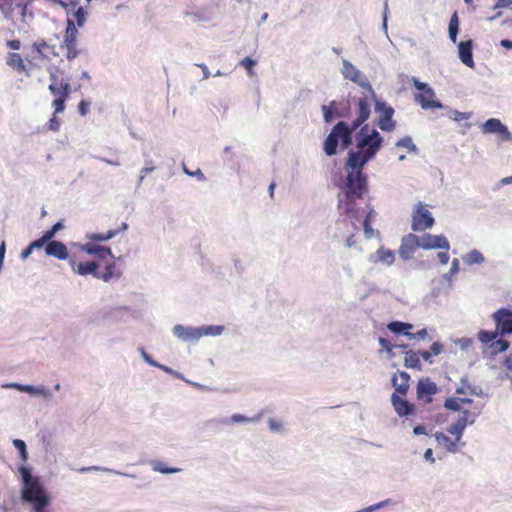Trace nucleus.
Returning <instances> with one entry per match:
<instances>
[{
    "instance_id": "12",
    "label": "nucleus",
    "mask_w": 512,
    "mask_h": 512,
    "mask_svg": "<svg viewBox=\"0 0 512 512\" xmlns=\"http://www.w3.org/2000/svg\"><path fill=\"white\" fill-rule=\"evenodd\" d=\"M418 248H421L420 237L410 233L402 238L399 254L403 259H410Z\"/></svg>"
},
{
    "instance_id": "21",
    "label": "nucleus",
    "mask_w": 512,
    "mask_h": 512,
    "mask_svg": "<svg viewBox=\"0 0 512 512\" xmlns=\"http://www.w3.org/2000/svg\"><path fill=\"white\" fill-rule=\"evenodd\" d=\"M437 392L436 384L429 378L420 379L417 384V397L431 402V396Z\"/></svg>"
},
{
    "instance_id": "57",
    "label": "nucleus",
    "mask_w": 512,
    "mask_h": 512,
    "mask_svg": "<svg viewBox=\"0 0 512 512\" xmlns=\"http://www.w3.org/2000/svg\"><path fill=\"white\" fill-rule=\"evenodd\" d=\"M504 366L508 370L512 371V354L505 359Z\"/></svg>"
},
{
    "instance_id": "17",
    "label": "nucleus",
    "mask_w": 512,
    "mask_h": 512,
    "mask_svg": "<svg viewBox=\"0 0 512 512\" xmlns=\"http://www.w3.org/2000/svg\"><path fill=\"white\" fill-rule=\"evenodd\" d=\"M482 132L485 134H498L502 140H510L511 133L508 128L497 118H490L482 125Z\"/></svg>"
},
{
    "instance_id": "18",
    "label": "nucleus",
    "mask_w": 512,
    "mask_h": 512,
    "mask_svg": "<svg viewBox=\"0 0 512 512\" xmlns=\"http://www.w3.org/2000/svg\"><path fill=\"white\" fill-rule=\"evenodd\" d=\"M27 5L24 2H15V0H0V11L7 19H13L17 11L21 16H25Z\"/></svg>"
},
{
    "instance_id": "23",
    "label": "nucleus",
    "mask_w": 512,
    "mask_h": 512,
    "mask_svg": "<svg viewBox=\"0 0 512 512\" xmlns=\"http://www.w3.org/2000/svg\"><path fill=\"white\" fill-rule=\"evenodd\" d=\"M459 58L468 67H474V60L472 55V41H462L458 46Z\"/></svg>"
},
{
    "instance_id": "27",
    "label": "nucleus",
    "mask_w": 512,
    "mask_h": 512,
    "mask_svg": "<svg viewBox=\"0 0 512 512\" xmlns=\"http://www.w3.org/2000/svg\"><path fill=\"white\" fill-rule=\"evenodd\" d=\"M387 328L395 334H403L408 337L410 330L413 328V325L410 323L393 321L387 325Z\"/></svg>"
},
{
    "instance_id": "19",
    "label": "nucleus",
    "mask_w": 512,
    "mask_h": 512,
    "mask_svg": "<svg viewBox=\"0 0 512 512\" xmlns=\"http://www.w3.org/2000/svg\"><path fill=\"white\" fill-rule=\"evenodd\" d=\"M410 375L405 371H398L393 374L391 382L397 395L406 396L409 390Z\"/></svg>"
},
{
    "instance_id": "55",
    "label": "nucleus",
    "mask_w": 512,
    "mask_h": 512,
    "mask_svg": "<svg viewBox=\"0 0 512 512\" xmlns=\"http://www.w3.org/2000/svg\"><path fill=\"white\" fill-rule=\"evenodd\" d=\"M5 251H6V245H5V242L3 241L0 245V267L2 266V263H3Z\"/></svg>"
},
{
    "instance_id": "59",
    "label": "nucleus",
    "mask_w": 512,
    "mask_h": 512,
    "mask_svg": "<svg viewBox=\"0 0 512 512\" xmlns=\"http://www.w3.org/2000/svg\"><path fill=\"white\" fill-rule=\"evenodd\" d=\"M458 268H459V261H458V259L455 258L452 261L451 273H456L458 271Z\"/></svg>"
},
{
    "instance_id": "5",
    "label": "nucleus",
    "mask_w": 512,
    "mask_h": 512,
    "mask_svg": "<svg viewBox=\"0 0 512 512\" xmlns=\"http://www.w3.org/2000/svg\"><path fill=\"white\" fill-rule=\"evenodd\" d=\"M20 473L23 479L22 499L33 505L34 512L44 511L49 503V497L43 490L39 480L33 477L30 471L25 468H20Z\"/></svg>"
},
{
    "instance_id": "7",
    "label": "nucleus",
    "mask_w": 512,
    "mask_h": 512,
    "mask_svg": "<svg viewBox=\"0 0 512 512\" xmlns=\"http://www.w3.org/2000/svg\"><path fill=\"white\" fill-rule=\"evenodd\" d=\"M78 35L79 32L73 19L68 18L63 40L59 49L64 52L66 59L69 61L74 60L81 53V50L78 48Z\"/></svg>"
},
{
    "instance_id": "50",
    "label": "nucleus",
    "mask_w": 512,
    "mask_h": 512,
    "mask_svg": "<svg viewBox=\"0 0 512 512\" xmlns=\"http://www.w3.org/2000/svg\"><path fill=\"white\" fill-rule=\"evenodd\" d=\"M231 420L233 422H236V423H241V422H247L249 421V419L247 417H245L244 415H241V414H234L232 417H231Z\"/></svg>"
},
{
    "instance_id": "53",
    "label": "nucleus",
    "mask_w": 512,
    "mask_h": 512,
    "mask_svg": "<svg viewBox=\"0 0 512 512\" xmlns=\"http://www.w3.org/2000/svg\"><path fill=\"white\" fill-rule=\"evenodd\" d=\"M424 458L428 461H430L431 463H434L435 462V459L433 457V452H432V449H427L424 453Z\"/></svg>"
},
{
    "instance_id": "36",
    "label": "nucleus",
    "mask_w": 512,
    "mask_h": 512,
    "mask_svg": "<svg viewBox=\"0 0 512 512\" xmlns=\"http://www.w3.org/2000/svg\"><path fill=\"white\" fill-rule=\"evenodd\" d=\"M13 444H14L15 448L20 452L22 460L26 461L28 455H27V451H26L25 442L21 439H15L13 441Z\"/></svg>"
},
{
    "instance_id": "28",
    "label": "nucleus",
    "mask_w": 512,
    "mask_h": 512,
    "mask_svg": "<svg viewBox=\"0 0 512 512\" xmlns=\"http://www.w3.org/2000/svg\"><path fill=\"white\" fill-rule=\"evenodd\" d=\"M67 14L71 15L74 18L73 21L77 28L83 27L87 17V11L83 7L78 5L75 8L70 7V13Z\"/></svg>"
},
{
    "instance_id": "58",
    "label": "nucleus",
    "mask_w": 512,
    "mask_h": 512,
    "mask_svg": "<svg viewBox=\"0 0 512 512\" xmlns=\"http://www.w3.org/2000/svg\"><path fill=\"white\" fill-rule=\"evenodd\" d=\"M500 45L507 49H512V41L508 39H503L500 42Z\"/></svg>"
},
{
    "instance_id": "63",
    "label": "nucleus",
    "mask_w": 512,
    "mask_h": 512,
    "mask_svg": "<svg viewBox=\"0 0 512 512\" xmlns=\"http://www.w3.org/2000/svg\"><path fill=\"white\" fill-rule=\"evenodd\" d=\"M274 188H275V183L272 182L270 185H269V192H270V196L273 197V194H274Z\"/></svg>"
},
{
    "instance_id": "61",
    "label": "nucleus",
    "mask_w": 512,
    "mask_h": 512,
    "mask_svg": "<svg viewBox=\"0 0 512 512\" xmlns=\"http://www.w3.org/2000/svg\"><path fill=\"white\" fill-rule=\"evenodd\" d=\"M269 425H270V428H271L272 430H279V429H280V427H281V425H280V424L276 423V422H275L274 420H272V419L269 421Z\"/></svg>"
},
{
    "instance_id": "3",
    "label": "nucleus",
    "mask_w": 512,
    "mask_h": 512,
    "mask_svg": "<svg viewBox=\"0 0 512 512\" xmlns=\"http://www.w3.org/2000/svg\"><path fill=\"white\" fill-rule=\"evenodd\" d=\"M496 329L494 331L480 330L478 332V340L493 355L505 352L510 344L507 340L499 338L506 334L512 333V310L501 308L492 314Z\"/></svg>"
},
{
    "instance_id": "44",
    "label": "nucleus",
    "mask_w": 512,
    "mask_h": 512,
    "mask_svg": "<svg viewBox=\"0 0 512 512\" xmlns=\"http://www.w3.org/2000/svg\"><path fill=\"white\" fill-rule=\"evenodd\" d=\"M379 344L381 345L382 349L387 351V352H391L392 349H393L392 343L389 340L385 339V338L380 337L379 338Z\"/></svg>"
},
{
    "instance_id": "29",
    "label": "nucleus",
    "mask_w": 512,
    "mask_h": 512,
    "mask_svg": "<svg viewBox=\"0 0 512 512\" xmlns=\"http://www.w3.org/2000/svg\"><path fill=\"white\" fill-rule=\"evenodd\" d=\"M458 27H459L458 17H457V14L454 13L449 22V37H450L451 41L454 43L457 40Z\"/></svg>"
},
{
    "instance_id": "48",
    "label": "nucleus",
    "mask_w": 512,
    "mask_h": 512,
    "mask_svg": "<svg viewBox=\"0 0 512 512\" xmlns=\"http://www.w3.org/2000/svg\"><path fill=\"white\" fill-rule=\"evenodd\" d=\"M512 4V0H498L493 9L506 8Z\"/></svg>"
},
{
    "instance_id": "13",
    "label": "nucleus",
    "mask_w": 512,
    "mask_h": 512,
    "mask_svg": "<svg viewBox=\"0 0 512 512\" xmlns=\"http://www.w3.org/2000/svg\"><path fill=\"white\" fill-rule=\"evenodd\" d=\"M211 328H191L184 327L182 325H175L173 327V333L176 337L184 340H198L204 335H208Z\"/></svg>"
},
{
    "instance_id": "10",
    "label": "nucleus",
    "mask_w": 512,
    "mask_h": 512,
    "mask_svg": "<svg viewBox=\"0 0 512 512\" xmlns=\"http://www.w3.org/2000/svg\"><path fill=\"white\" fill-rule=\"evenodd\" d=\"M414 86L420 91L415 96V100L423 109L440 108L441 104L434 100V91L427 84L413 79Z\"/></svg>"
},
{
    "instance_id": "47",
    "label": "nucleus",
    "mask_w": 512,
    "mask_h": 512,
    "mask_svg": "<svg viewBox=\"0 0 512 512\" xmlns=\"http://www.w3.org/2000/svg\"><path fill=\"white\" fill-rule=\"evenodd\" d=\"M184 171L191 176H196L199 180L204 181L206 179L205 175L200 169H197L195 172H189L186 168H184Z\"/></svg>"
},
{
    "instance_id": "51",
    "label": "nucleus",
    "mask_w": 512,
    "mask_h": 512,
    "mask_svg": "<svg viewBox=\"0 0 512 512\" xmlns=\"http://www.w3.org/2000/svg\"><path fill=\"white\" fill-rule=\"evenodd\" d=\"M208 328H212L209 331V334L208 335H219L221 334L222 330H223V327L221 326H209Z\"/></svg>"
},
{
    "instance_id": "26",
    "label": "nucleus",
    "mask_w": 512,
    "mask_h": 512,
    "mask_svg": "<svg viewBox=\"0 0 512 512\" xmlns=\"http://www.w3.org/2000/svg\"><path fill=\"white\" fill-rule=\"evenodd\" d=\"M435 438L437 443L440 446H443L447 451L453 453L457 451V444L459 443V441H456V439L452 440L450 437H448L446 434L442 432H437L435 434Z\"/></svg>"
},
{
    "instance_id": "20",
    "label": "nucleus",
    "mask_w": 512,
    "mask_h": 512,
    "mask_svg": "<svg viewBox=\"0 0 512 512\" xmlns=\"http://www.w3.org/2000/svg\"><path fill=\"white\" fill-rule=\"evenodd\" d=\"M45 252L48 256L55 257L59 260H65L69 258L70 253L66 245L60 241L51 240L45 246Z\"/></svg>"
},
{
    "instance_id": "56",
    "label": "nucleus",
    "mask_w": 512,
    "mask_h": 512,
    "mask_svg": "<svg viewBox=\"0 0 512 512\" xmlns=\"http://www.w3.org/2000/svg\"><path fill=\"white\" fill-rule=\"evenodd\" d=\"M413 432L416 435L426 434V428L424 426L419 425L414 428Z\"/></svg>"
},
{
    "instance_id": "4",
    "label": "nucleus",
    "mask_w": 512,
    "mask_h": 512,
    "mask_svg": "<svg viewBox=\"0 0 512 512\" xmlns=\"http://www.w3.org/2000/svg\"><path fill=\"white\" fill-rule=\"evenodd\" d=\"M47 72L50 80L48 90L54 96L52 107L55 109V113H62L71 93L70 77L64 69L55 65H50Z\"/></svg>"
},
{
    "instance_id": "2",
    "label": "nucleus",
    "mask_w": 512,
    "mask_h": 512,
    "mask_svg": "<svg viewBox=\"0 0 512 512\" xmlns=\"http://www.w3.org/2000/svg\"><path fill=\"white\" fill-rule=\"evenodd\" d=\"M120 230H109L106 233H90L86 238L90 240L85 244H80L75 250L70 252L68 263L71 270L80 276L92 275L97 268L100 267L101 261L107 257L114 258V255L109 247L101 246L95 242L107 241L115 237Z\"/></svg>"
},
{
    "instance_id": "24",
    "label": "nucleus",
    "mask_w": 512,
    "mask_h": 512,
    "mask_svg": "<svg viewBox=\"0 0 512 512\" xmlns=\"http://www.w3.org/2000/svg\"><path fill=\"white\" fill-rule=\"evenodd\" d=\"M404 396L393 393L391 396L392 405L399 416H406L411 413L412 405L403 398Z\"/></svg>"
},
{
    "instance_id": "25",
    "label": "nucleus",
    "mask_w": 512,
    "mask_h": 512,
    "mask_svg": "<svg viewBox=\"0 0 512 512\" xmlns=\"http://www.w3.org/2000/svg\"><path fill=\"white\" fill-rule=\"evenodd\" d=\"M404 365L407 368L421 370L420 353L413 350L406 351L404 355Z\"/></svg>"
},
{
    "instance_id": "14",
    "label": "nucleus",
    "mask_w": 512,
    "mask_h": 512,
    "mask_svg": "<svg viewBox=\"0 0 512 512\" xmlns=\"http://www.w3.org/2000/svg\"><path fill=\"white\" fill-rule=\"evenodd\" d=\"M420 239L422 249H450V244L444 235H431L425 233L420 236Z\"/></svg>"
},
{
    "instance_id": "16",
    "label": "nucleus",
    "mask_w": 512,
    "mask_h": 512,
    "mask_svg": "<svg viewBox=\"0 0 512 512\" xmlns=\"http://www.w3.org/2000/svg\"><path fill=\"white\" fill-rule=\"evenodd\" d=\"M32 50L37 54L41 60L50 61L52 57H58L59 52L57 51L56 45L47 43L44 39L37 40L32 44Z\"/></svg>"
},
{
    "instance_id": "9",
    "label": "nucleus",
    "mask_w": 512,
    "mask_h": 512,
    "mask_svg": "<svg viewBox=\"0 0 512 512\" xmlns=\"http://www.w3.org/2000/svg\"><path fill=\"white\" fill-rule=\"evenodd\" d=\"M342 74L345 79H348L358 84L359 86L364 88L372 98H375V92L366 76L347 60L343 61Z\"/></svg>"
},
{
    "instance_id": "64",
    "label": "nucleus",
    "mask_w": 512,
    "mask_h": 512,
    "mask_svg": "<svg viewBox=\"0 0 512 512\" xmlns=\"http://www.w3.org/2000/svg\"><path fill=\"white\" fill-rule=\"evenodd\" d=\"M502 182H503V183H505V184H510V183H512V176L504 178V179L502 180Z\"/></svg>"
},
{
    "instance_id": "46",
    "label": "nucleus",
    "mask_w": 512,
    "mask_h": 512,
    "mask_svg": "<svg viewBox=\"0 0 512 512\" xmlns=\"http://www.w3.org/2000/svg\"><path fill=\"white\" fill-rule=\"evenodd\" d=\"M437 257H438L440 263L444 264V265H446L449 262V259H450L449 254H448V250H445L443 252H439L437 254Z\"/></svg>"
},
{
    "instance_id": "60",
    "label": "nucleus",
    "mask_w": 512,
    "mask_h": 512,
    "mask_svg": "<svg viewBox=\"0 0 512 512\" xmlns=\"http://www.w3.org/2000/svg\"><path fill=\"white\" fill-rule=\"evenodd\" d=\"M200 67H201V69H202V71H203V76H204V78H205V79L209 78V77H210V71H209V69L207 68V66H206V65H204V64H202V65H200Z\"/></svg>"
},
{
    "instance_id": "62",
    "label": "nucleus",
    "mask_w": 512,
    "mask_h": 512,
    "mask_svg": "<svg viewBox=\"0 0 512 512\" xmlns=\"http://www.w3.org/2000/svg\"><path fill=\"white\" fill-rule=\"evenodd\" d=\"M104 162H106L107 164L109 165H115V166H118L120 163L119 161H113V160H107V159H102Z\"/></svg>"
},
{
    "instance_id": "39",
    "label": "nucleus",
    "mask_w": 512,
    "mask_h": 512,
    "mask_svg": "<svg viewBox=\"0 0 512 512\" xmlns=\"http://www.w3.org/2000/svg\"><path fill=\"white\" fill-rule=\"evenodd\" d=\"M378 253H379V257H380V259L382 261L387 262L389 264L394 261V254H393V252H391L389 250L385 251V250L380 249L378 251Z\"/></svg>"
},
{
    "instance_id": "15",
    "label": "nucleus",
    "mask_w": 512,
    "mask_h": 512,
    "mask_svg": "<svg viewBox=\"0 0 512 512\" xmlns=\"http://www.w3.org/2000/svg\"><path fill=\"white\" fill-rule=\"evenodd\" d=\"M111 262H105L104 263V271H99V268H97L96 272L94 273V278L103 280L104 282H108L111 279H118L122 276L121 269L117 266L116 260H120L121 258H111Z\"/></svg>"
},
{
    "instance_id": "41",
    "label": "nucleus",
    "mask_w": 512,
    "mask_h": 512,
    "mask_svg": "<svg viewBox=\"0 0 512 512\" xmlns=\"http://www.w3.org/2000/svg\"><path fill=\"white\" fill-rule=\"evenodd\" d=\"M48 242V238L42 235L39 239L33 241L30 245L33 247V249H38L44 246L45 244L47 245Z\"/></svg>"
},
{
    "instance_id": "22",
    "label": "nucleus",
    "mask_w": 512,
    "mask_h": 512,
    "mask_svg": "<svg viewBox=\"0 0 512 512\" xmlns=\"http://www.w3.org/2000/svg\"><path fill=\"white\" fill-rule=\"evenodd\" d=\"M6 64L18 73L29 75L25 60L20 53L10 52L6 56Z\"/></svg>"
},
{
    "instance_id": "1",
    "label": "nucleus",
    "mask_w": 512,
    "mask_h": 512,
    "mask_svg": "<svg viewBox=\"0 0 512 512\" xmlns=\"http://www.w3.org/2000/svg\"><path fill=\"white\" fill-rule=\"evenodd\" d=\"M370 94L360 97L354 107L356 118L348 125L344 121L333 126L323 142V150L327 156L337 154V148L346 150L353 143V132L360 128L356 134V149L350 150L344 165L346 179L344 185L345 199L340 200L339 210L349 215L354 213V204L368 191L367 176L363 173L365 165L372 160L380 150L383 137L376 129L369 130L363 125L371 114Z\"/></svg>"
},
{
    "instance_id": "31",
    "label": "nucleus",
    "mask_w": 512,
    "mask_h": 512,
    "mask_svg": "<svg viewBox=\"0 0 512 512\" xmlns=\"http://www.w3.org/2000/svg\"><path fill=\"white\" fill-rule=\"evenodd\" d=\"M152 467H153L154 471L160 472L162 474H171V473H176V472L180 471V469H178V468L167 467L163 462H160V461L154 462L152 464Z\"/></svg>"
},
{
    "instance_id": "30",
    "label": "nucleus",
    "mask_w": 512,
    "mask_h": 512,
    "mask_svg": "<svg viewBox=\"0 0 512 512\" xmlns=\"http://www.w3.org/2000/svg\"><path fill=\"white\" fill-rule=\"evenodd\" d=\"M373 219H374V211H373V209H371L367 213V215L364 219V222H363L364 233L367 238L373 237V234H374V230L371 227V222L373 221Z\"/></svg>"
},
{
    "instance_id": "6",
    "label": "nucleus",
    "mask_w": 512,
    "mask_h": 512,
    "mask_svg": "<svg viewBox=\"0 0 512 512\" xmlns=\"http://www.w3.org/2000/svg\"><path fill=\"white\" fill-rule=\"evenodd\" d=\"M471 404V401L469 399L465 398H448L445 401L444 406L447 409L453 410V411H463V415L459 417V419L450 425L448 428V432L455 436L456 441L461 440L462 434L464 429L466 428L468 422H469V414L468 410L465 408V405Z\"/></svg>"
},
{
    "instance_id": "11",
    "label": "nucleus",
    "mask_w": 512,
    "mask_h": 512,
    "mask_svg": "<svg viewBox=\"0 0 512 512\" xmlns=\"http://www.w3.org/2000/svg\"><path fill=\"white\" fill-rule=\"evenodd\" d=\"M376 110L380 113L377 120L378 127L382 131L392 132L396 127V122L393 120L394 109L383 102H377Z\"/></svg>"
},
{
    "instance_id": "42",
    "label": "nucleus",
    "mask_w": 512,
    "mask_h": 512,
    "mask_svg": "<svg viewBox=\"0 0 512 512\" xmlns=\"http://www.w3.org/2000/svg\"><path fill=\"white\" fill-rule=\"evenodd\" d=\"M427 336H428V331H427V329L423 328V329L417 331L416 333L410 332L408 338L409 339H414V338L425 339Z\"/></svg>"
},
{
    "instance_id": "34",
    "label": "nucleus",
    "mask_w": 512,
    "mask_h": 512,
    "mask_svg": "<svg viewBox=\"0 0 512 512\" xmlns=\"http://www.w3.org/2000/svg\"><path fill=\"white\" fill-rule=\"evenodd\" d=\"M396 146L397 147L406 148L409 151H415L416 150V146L413 143L412 138L409 137V136L403 137L400 140H398L397 143H396Z\"/></svg>"
},
{
    "instance_id": "32",
    "label": "nucleus",
    "mask_w": 512,
    "mask_h": 512,
    "mask_svg": "<svg viewBox=\"0 0 512 512\" xmlns=\"http://www.w3.org/2000/svg\"><path fill=\"white\" fill-rule=\"evenodd\" d=\"M336 110L335 101H332L329 105L322 106V112L325 122L329 123L333 119V113Z\"/></svg>"
},
{
    "instance_id": "8",
    "label": "nucleus",
    "mask_w": 512,
    "mask_h": 512,
    "mask_svg": "<svg viewBox=\"0 0 512 512\" xmlns=\"http://www.w3.org/2000/svg\"><path fill=\"white\" fill-rule=\"evenodd\" d=\"M435 220L426 205L418 203L412 213L413 231H425L433 227Z\"/></svg>"
},
{
    "instance_id": "43",
    "label": "nucleus",
    "mask_w": 512,
    "mask_h": 512,
    "mask_svg": "<svg viewBox=\"0 0 512 512\" xmlns=\"http://www.w3.org/2000/svg\"><path fill=\"white\" fill-rule=\"evenodd\" d=\"M6 45L8 48L15 50V51L20 50V48L22 46L21 41L18 39L8 40L6 42Z\"/></svg>"
},
{
    "instance_id": "38",
    "label": "nucleus",
    "mask_w": 512,
    "mask_h": 512,
    "mask_svg": "<svg viewBox=\"0 0 512 512\" xmlns=\"http://www.w3.org/2000/svg\"><path fill=\"white\" fill-rule=\"evenodd\" d=\"M483 260V255L477 250H472L471 252L468 253V263H481L483 262Z\"/></svg>"
},
{
    "instance_id": "49",
    "label": "nucleus",
    "mask_w": 512,
    "mask_h": 512,
    "mask_svg": "<svg viewBox=\"0 0 512 512\" xmlns=\"http://www.w3.org/2000/svg\"><path fill=\"white\" fill-rule=\"evenodd\" d=\"M420 353V359L422 358L426 362H432V353L430 351H418Z\"/></svg>"
},
{
    "instance_id": "40",
    "label": "nucleus",
    "mask_w": 512,
    "mask_h": 512,
    "mask_svg": "<svg viewBox=\"0 0 512 512\" xmlns=\"http://www.w3.org/2000/svg\"><path fill=\"white\" fill-rule=\"evenodd\" d=\"M78 111L81 116H86L90 111V102L87 100H81L78 104Z\"/></svg>"
},
{
    "instance_id": "35",
    "label": "nucleus",
    "mask_w": 512,
    "mask_h": 512,
    "mask_svg": "<svg viewBox=\"0 0 512 512\" xmlns=\"http://www.w3.org/2000/svg\"><path fill=\"white\" fill-rule=\"evenodd\" d=\"M63 223L62 221H59L57 223H55L49 230L45 231L43 233V235L48 238L49 241H51L53 239V237L55 236V234L60 231L61 229H63Z\"/></svg>"
},
{
    "instance_id": "45",
    "label": "nucleus",
    "mask_w": 512,
    "mask_h": 512,
    "mask_svg": "<svg viewBox=\"0 0 512 512\" xmlns=\"http://www.w3.org/2000/svg\"><path fill=\"white\" fill-rule=\"evenodd\" d=\"M442 349H443V346L441 343L439 342H434L431 347H430V352L432 353V356L435 355H439L441 352H442Z\"/></svg>"
},
{
    "instance_id": "54",
    "label": "nucleus",
    "mask_w": 512,
    "mask_h": 512,
    "mask_svg": "<svg viewBox=\"0 0 512 512\" xmlns=\"http://www.w3.org/2000/svg\"><path fill=\"white\" fill-rule=\"evenodd\" d=\"M33 247L31 245L27 246L23 251H22V254H21V257L23 259H26L27 257L30 256V254L32 253L33 251Z\"/></svg>"
},
{
    "instance_id": "52",
    "label": "nucleus",
    "mask_w": 512,
    "mask_h": 512,
    "mask_svg": "<svg viewBox=\"0 0 512 512\" xmlns=\"http://www.w3.org/2000/svg\"><path fill=\"white\" fill-rule=\"evenodd\" d=\"M14 387H16L19 391H22V392H32L34 390V388L32 386H28V385L15 384Z\"/></svg>"
},
{
    "instance_id": "33",
    "label": "nucleus",
    "mask_w": 512,
    "mask_h": 512,
    "mask_svg": "<svg viewBox=\"0 0 512 512\" xmlns=\"http://www.w3.org/2000/svg\"><path fill=\"white\" fill-rule=\"evenodd\" d=\"M242 67H244L249 76H254L255 73L253 71L254 66L256 65V61L251 59L250 57H245L239 63Z\"/></svg>"
},
{
    "instance_id": "37",
    "label": "nucleus",
    "mask_w": 512,
    "mask_h": 512,
    "mask_svg": "<svg viewBox=\"0 0 512 512\" xmlns=\"http://www.w3.org/2000/svg\"><path fill=\"white\" fill-rule=\"evenodd\" d=\"M56 114L54 112L53 116L49 119V121L46 124V128L53 132H58L60 129V120L56 117Z\"/></svg>"
}]
</instances>
